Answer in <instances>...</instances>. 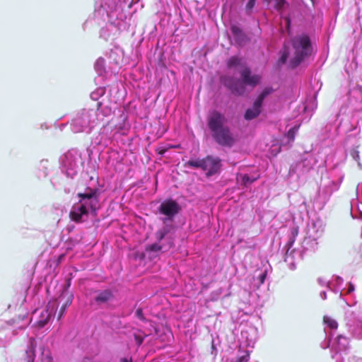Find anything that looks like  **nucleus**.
<instances>
[{
    "label": "nucleus",
    "mask_w": 362,
    "mask_h": 362,
    "mask_svg": "<svg viewBox=\"0 0 362 362\" xmlns=\"http://www.w3.org/2000/svg\"><path fill=\"white\" fill-rule=\"evenodd\" d=\"M208 127L212 138L218 145L230 148L236 143V137L226 125L223 115H211L208 119Z\"/></svg>",
    "instance_id": "obj_1"
},
{
    "label": "nucleus",
    "mask_w": 362,
    "mask_h": 362,
    "mask_svg": "<svg viewBox=\"0 0 362 362\" xmlns=\"http://www.w3.org/2000/svg\"><path fill=\"white\" fill-rule=\"evenodd\" d=\"M294 49V56L291 60L293 68L298 66L304 59L311 54L312 47L309 37L306 35H298L291 40Z\"/></svg>",
    "instance_id": "obj_2"
},
{
    "label": "nucleus",
    "mask_w": 362,
    "mask_h": 362,
    "mask_svg": "<svg viewBox=\"0 0 362 362\" xmlns=\"http://www.w3.org/2000/svg\"><path fill=\"white\" fill-rule=\"evenodd\" d=\"M180 210V206L175 200L172 199L163 202L158 208L160 214L165 215L170 220H172Z\"/></svg>",
    "instance_id": "obj_3"
},
{
    "label": "nucleus",
    "mask_w": 362,
    "mask_h": 362,
    "mask_svg": "<svg viewBox=\"0 0 362 362\" xmlns=\"http://www.w3.org/2000/svg\"><path fill=\"white\" fill-rule=\"evenodd\" d=\"M78 197L81 198L79 203H87L93 213L96 212L97 205L98 204V191L96 189L88 188L84 193H78Z\"/></svg>",
    "instance_id": "obj_4"
},
{
    "label": "nucleus",
    "mask_w": 362,
    "mask_h": 362,
    "mask_svg": "<svg viewBox=\"0 0 362 362\" xmlns=\"http://www.w3.org/2000/svg\"><path fill=\"white\" fill-rule=\"evenodd\" d=\"M221 159L218 157L207 156L204 158L203 170L206 171L207 176L217 173L221 168Z\"/></svg>",
    "instance_id": "obj_5"
},
{
    "label": "nucleus",
    "mask_w": 362,
    "mask_h": 362,
    "mask_svg": "<svg viewBox=\"0 0 362 362\" xmlns=\"http://www.w3.org/2000/svg\"><path fill=\"white\" fill-rule=\"evenodd\" d=\"M240 76L244 84L249 85L252 87L258 84L260 81V76L256 74L252 75L250 69L247 67L244 68L241 71Z\"/></svg>",
    "instance_id": "obj_6"
},
{
    "label": "nucleus",
    "mask_w": 362,
    "mask_h": 362,
    "mask_svg": "<svg viewBox=\"0 0 362 362\" xmlns=\"http://www.w3.org/2000/svg\"><path fill=\"white\" fill-rule=\"evenodd\" d=\"M88 214L87 203H80V206H74L73 210L70 211V218L72 221L80 223L82 222V216Z\"/></svg>",
    "instance_id": "obj_7"
},
{
    "label": "nucleus",
    "mask_w": 362,
    "mask_h": 362,
    "mask_svg": "<svg viewBox=\"0 0 362 362\" xmlns=\"http://www.w3.org/2000/svg\"><path fill=\"white\" fill-rule=\"evenodd\" d=\"M223 83L235 94L241 95L245 91V88L241 86L240 81L231 77L224 78L223 79Z\"/></svg>",
    "instance_id": "obj_8"
},
{
    "label": "nucleus",
    "mask_w": 362,
    "mask_h": 362,
    "mask_svg": "<svg viewBox=\"0 0 362 362\" xmlns=\"http://www.w3.org/2000/svg\"><path fill=\"white\" fill-rule=\"evenodd\" d=\"M57 307V305L55 300L49 303L47 309L42 312L40 319L37 322L39 327H43L47 324L52 315V312H49V310L51 309L52 311L55 310Z\"/></svg>",
    "instance_id": "obj_9"
},
{
    "label": "nucleus",
    "mask_w": 362,
    "mask_h": 362,
    "mask_svg": "<svg viewBox=\"0 0 362 362\" xmlns=\"http://www.w3.org/2000/svg\"><path fill=\"white\" fill-rule=\"evenodd\" d=\"M272 92L271 88H265L263 91L259 95L257 98L255 100L253 104V110L248 109L246 110L245 113H259L260 107L262 105L263 100L267 95H268Z\"/></svg>",
    "instance_id": "obj_10"
},
{
    "label": "nucleus",
    "mask_w": 362,
    "mask_h": 362,
    "mask_svg": "<svg viewBox=\"0 0 362 362\" xmlns=\"http://www.w3.org/2000/svg\"><path fill=\"white\" fill-rule=\"evenodd\" d=\"M230 30L235 42L240 45H243L247 41L248 39L247 36L239 27L236 25H232Z\"/></svg>",
    "instance_id": "obj_11"
},
{
    "label": "nucleus",
    "mask_w": 362,
    "mask_h": 362,
    "mask_svg": "<svg viewBox=\"0 0 362 362\" xmlns=\"http://www.w3.org/2000/svg\"><path fill=\"white\" fill-rule=\"evenodd\" d=\"M62 297L66 298V301L61 306L59 313H58V320H60L62 317L64 315L66 309L67 307H69L71 303L73 300V295L71 293H69L66 290H64L61 295Z\"/></svg>",
    "instance_id": "obj_12"
},
{
    "label": "nucleus",
    "mask_w": 362,
    "mask_h": 362,
    "mask_svg": "<svg viewBox=\"0 0 362 362\" xmlns=\"http://www.w3.org/2000/svg\"><path fill=\"white\" fill-rule=\"evenodd\" d=\"M36 342L33 338L30 339V345L25 351V361L27 362H34L35 358Z\"/></svg>",
    "instance_id": "obj_13"
},
{
    "label": "nucleus",
    "mask_w": 362,
    "mask_h": 362,
    "mask_svg": "<svg viewBox=\"0 0 362 362\" xmlns=\"http://www.w3.org/2000/svg\"><path fill=\"white\" fill-rule=\"evenodd\" d=\"M112 298V293L108 290L100 292L95 298V300L97 303H106Z\"/></svg>",
    "instance_id": "obj_14"
},
{
    "label": "nucleus",
    "mask_w": 362,
    "mask_h": 362,
    "mask_svg": "<svg viewBox=\"0 0 362 362\" xmlns=\"http://www.w3.org/2000/svg\"><path fill=\"white\" fill-rule=\"evenodd\" d=\"M186 167H191L195 168H204V158L203 159H190L185 165Z\"/></svg>",
    "instance_id": "obj_15"
},
{
    "label": "nucleus",
    "mask_w": 362,
    "mask_h": 362,
    "mask_svg": "<svg viewBox=\"0 0 362 362\" xmlns=\"http://www.w3.org/2000/svg\"><path fill=\"white\" fill-rule=\"evenodd\" d=\"M300 124L295 125L294 127H293L288 131V132L286 134V137L288 138L289 141H291V142L294 141L296 134L298 132V131L300 128Z\"/></svg>",
    "instance_id": "obj_16"
},
{
    "label": "nucleus",
    "mask_w": 362,
    "mask_h": 362,
    "mask_svg": "<svg viewBox=\"0 0 362 362\" xmlns=\"http://www.w3.org/2000/svg\"><path fill=\"white\" fill-rule=\"evenodd\" d=\"M323 322L332 329H336L338 327L337 322L329 316H324Z\"/></svg>",
    "instance_id": "obj_17"
},
{
    "label": "nucleus",
    "mask_w": 362,
    "mask_h": 362,
    "mask_svg": "<svg viewBox=\"0 0 362 362\" xmlns=\"http://www.w3.org/2000/svg\"><path fill=\"white\" fill-rule=\"evenodd\" d=\"M240 63V59L238 57H231L227 62V66L228 68H232L239 65Z\"/></svg>",
    "instance_id": "obj_18"
},
{
    "label": "nucleus",
    "mask_w": 362,
    "mask_h": 362,
    "mask_svg": "<svg viewBox=\"0 0 362 362\" xmlns=\"http://www.w3.org/2000/svg\"><path fill=\"white\" fill-rule=\"evenodd\" d=\"M175 146L170 145V144H168L166 146H158L156 148V152L158 154H159L160 156H163L165 152H167V151L168 149L172 148H175Z\"/></svg>",
    "instance_id": "obj_19"
},
{
    "label": "nucleus",
    "mask_w": 362,
    "mask_h": 362,
    "mask_svg": "<svg viewBox=\"0 0 362 362\" xmlns=\"http://www.w3.org/2000/svg\"><path fill=\"white\" fill-rule=\"evenodd\" d=\"M161 249H162V247L160 245L157 244V243H154V244L148 245L146 247V250L147 252H158Z\"/></svg>",
    "instance_id": "obj_20"
},
{
    "label": "nucleus",
    "mask_w": 362,
    "mask_h": 362,
    "mask_svg": "<svg viewBox=\"0 0 362 362\" xmlns=\"http://www.w3.org/2000/svg\"><path fill=\"white\" fill-rule=\"evenodd\" d=\"M168 233V229L167 228H163L159 230L156 233L158 240L159 241L162 240L165 238V236L166 235V234Z\"/></svg>",
    "instance_id": "obj_21"
},
{
    "label": "nucleus",
    "mask_w": 362,
    "mask_h": 362,
    "mask_svg": "<svg viewBox=\"0 0 362 362\" xmlns=\"http://www.w3.org/2000/svg\"><path fill=\"white\" fill-rule=\"evenodd\" d=\"M341 340H344V341H346V339L345 337H344L342 336H338L337 338V347L336 348V349L337 351H342L346 349L345 344L341 345V344H340Z\"/></svg>",
    "instance_id": "obj_22"
},
{
    "label": "nucleus",
    "mask_w": 362,
    "mask_h": 362,
    "mask_svg": "<svg viewBox=\"0 0 362 362\" xmlns=\"http://www.w3.org/2000/svg\"><path fill=\"white\" fill-rule=\"evenodd\" d=\"M286 4V0H275L274 8L278 11H281Z\"/></svg>",
    "instance_id": "obj_23"
},
{
    "label": "nucleus",
    "mask_w": 362,
    "mask_h": 362,
    "mask_svg": "<svg viewBox=\"0 0 362 362\" xmlns=\"http://www.w3.org/2000/svg\"><path fill=\"white\" fill-rule=\"evenodd\" d=\"M146 337V335H140V334H134V339H135V341L136 343L137 344L138 346H140L141 345V344L143 343L145 337Z\"/></svg>",
    "instance_id": "obj_24"
},
{
    "label": "nucleus",
    "mask_w": 362,
    "mask_h": 362,
    "mask_svg": "<svg viewBox=\"0 0 362 362\" xmlns=\"http://www.w3.org/2000/svg\"><path fill=\"white\" fill-rule=\"evenodd\" d=\"M135 315L141 321H143V322H146V318L144 317V315L143 313V310L141 308H138L136 310Z\"/></svg>",
    "instance_id": "obj_25"
},
{
    "label": "nucleus",
    "mask_w": 362,
    "mask_h": 362,
    "mask_svg": "<svg viewBox=\"0 0 362 362\" xmlns=\"http://www.w3.org/2000/svg\"><path fill=\"white\" fill-rule=\"evenodd\" d=\"M257 0H249V1L247 2V5H246V10L247 11H251L252 10V8H254L255 5V2H256Z\"/></svg>",
    "instance_id": "obj_26"
},
{
    "label": "nucleus",
    "mask_w": 362,
    "mask_h": 362,
    "mask_svg": "<svg viewBox=\"0 0 362 362\" xmlns=\"http://www.w3.org/2000/svg\"><path fill=\"white\" fill-rule=\"evenodd\" d=\"M243 181L245 184L251 183L255 181V179H250L247 175H245L243 177Z\"/></svg>",
    "instance_id": "obj_27"
},
{
    "label": "nucleus",
    "mask_w": 362,
    "mask_h": 362,
    "mask_svg": "<svg viewBox=\"0 0 362 362\" xmlns=\"http://www.w3.org/2000/svg\"><path fill=\"white\" fill-rule=\"evenodd\" d=\"M298 234V227H293L291 229V235L293 238H296L297 235Z\"/></svg>",
    "instance_id": "obj_28"
},
{
    "label": "nucleus",
    "mask_w": 362,
    "mask_h": 362,
    "mask_svg": "<svg viewBox=\"0 0 362 362\" xmlns=\"http://www.w3.org/2000/svg\"><path fill=\"white\" fill-rule=\"evenodd\" d=\"M248 359H249V356L248 355H246V356H243L241 357H240L236 362H247L248 361Z\"/></svg>",
    "instance_id": "obj_29"
},
{
    "label": "nucleus",
    "mask_w": 362,
    "mask_h": 362,
    "mask_svg": "<svg viewBox=\"0 0 362 362\" xmlns=\"http://www.w3.org/2000/svg\"><path fill=\"white\" fill-rule=\"evenodd\" d=\"M258 115H244V117L246 120H251L255 119Z\"/></svg>",
    "instance_id": "obj_30"
},
{
    "label": "nucleus",
    "mask_w": 362,
    "mask_h": 362,
    "mask_svg": "<svg viewBox=\"0 0 362 362\" xmlns=\"http://www.w3.org/2000/svg\"><path fill=\"white\" fill-rule=\"evenodd\" d=\"M266 276H267V272H264L263 274H262L260 276H259V281H260V284H264V281H265V278H266Z\"/></svg>",
    "instance_id": "obj_31"
},
{
    "label": "nucleus",
    "mask_w": 362,
    "mask_h": 362,
    "mask_svg": "<svg viewBox=\"0 0 362 362\" xmlns=\"http://www.w3.org/2000/svg\"><path fill=\"white\" fill-rule=\"evenodd\" d=\"M295 241H296L295 238H293L292 237L290 238L289 241L287 243L288 248H291L293 246Z\"/></svg>",
    "instance_id": "obj_32"
},
{
    "label": "nucleus",
    "mask_w": 362,
    "mask_h": 362,
    "mask_svg": "<svg viewBox=\"0 0 362 362\" xmlns=\"http://www.w3.org/2000/svg\"><path fill=\"white\" fill-rule=\"evenodd\" d=\"M120 362H132V358H122L120 359Z\"/></svg>",
    "instance_id": "obj_33"
},
{
    "label": "nucleus",
    "mask_w": 362,
    "mask_h": 362,
    "mask_svg": "<svg viewBox=\"0 0 362 362\" xmlns=\"http://www.w3.org/2000/svg\"><path fill=\"white\" fill-rule=\"evenodd\" d=\"M286 23H287V27L288 28L291 24V19L288 17H287V18H286Z\"/></svg>",
    "instance_id": "obj_34"
},
{
    "label": "nucleus",
    "mask_w": 362,
    "mask_h": 362,
    "mask_svg": "<svg viewBox=\"0 0 362 362\" xmlns=\"http://www.w3.org/2000/svg\"><path fill=\"white\" fill-rule=\"evenodd\" d=\"M101 105V103L100 102H97L96 103V106L98 107V109L99 108V107Z\"/></svg>",
    "instance_id": "obj_35"
},
{
    "label": "nucleus",
    "mask_w": 362,
    "mask_h": 362,
    "mask_svg": "<svg viewBox=\"0 0 362 362\" xmlns=\"http://www.w3.org/2000/svg\"><path fill=\"white\" fill-rule=\"evenodd\" d=\"M353 290V287L352 286H350V288H349V291H351Z\"/></svg>",
    "instance_id": "obj_36"
},
{
    "label": "nucleus",
    "mask_w": 362,
    "mask_h": 362,
    "mask_svg": "<svg viewBox=\"0 0 362 362\" xmlns=\"http://www.w3.org/2000/svg\"><path fill=\"white\" fill-rule=\"evenodd\" d=\"M282 59H284V61H286V57L284 58V57H282Z\"/></svg>",
    "instance_id": "obj_37"
}]
</instances>
